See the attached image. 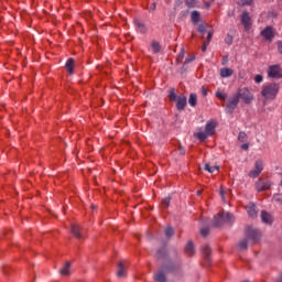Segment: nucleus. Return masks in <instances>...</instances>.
Instances as JSON below:
<instances>
[{"label": "nucleus", "mask_w": 282, "mask_h": 282, "mask_svg": "<svg viewBox=\"0 0 282 282\" xmlns=\"http://www.w3.org/2000/svg\"><path fill=\"white\" fill-rule=\"evenodd\" d=\"M279 89H281V87L276 83L267 84L262 88L261 96L265 100H274L276 98V95L279 94Z\"/></svg>", "instance_id": "f257e3e1"}, {"label": "nucleus", "mask_w": 282, "mask_h": 282, "mask_svg": "<svg viewBox=\"0 0 282 282\" xmlns=\"http://www.w3.org/2000/svg\"><path fill=\"white\" fill-rule=\"evenodd\" d=\"M235 221V216L231 213H221L214 217L213 226L215 228H219V226H224V224H232Z\"/></svg>", "instance_id": "f03ea898"}, {"label": "nucleus", "mask_w": 282, "mask_h": 282, "mask_svg": "<svg viewBox=\"0 0 282 282\" xmlns=\"http://www.w3.org/2000/svg\"><path fill=\"white\" fill-rule=\"evenodd\" d=\"M236 96H238V100L239 98H241V100H243L245 105H250L253 100H254V96L252 95V93H250V89L248 88H240L238 90V94H236Z\"/></svg>", "instance_id": "7ed1b4c3"}, {"label": "nucleus", "mask_w": 282, "mask_h": 282, "mask_svg": "<svg viewBox=\"0 0 282 282\" xmlns=\"http://www.w3.org/2000/svg\"><path fill=\"white\" fill-rule=\"evenodd\" d=\"M246 238L252 243H257L259 239H261V231L253 227H248L246 229Z\"/></svg>", "instance_id": "20e7f679"}, {"label": "nucleus", "mask_w": 282, "mask_h": 282, "mask_svg": "<svg viewBox=\"0 0 282 282\" xmlns=\"http://www.w3.org/2000/svg\"><path fill=\"white\" fill-rule=\"evenodd\" d=\"M239 105V96L234 95L226 104L225 106V112L226 113H234L235 109H237Z\"/></svg>", "instance_id": "39448f33"}, {"label": "nucleus", "mask_w": 282, "mask_h": 282, "mask_svg": "<svg viewBox=\"0 0 282 282\" xmlns=\"http://www.w3.org/2000/svg\"><path fill=\"white\" fill-rule=\"evenodd\" d=\"M165 272H173V268L163 267V269L159 270L154 274V281H156V282H166V273Z\"/></svg>", "instance_id": "423d86ee"}, {"label": "nucleus", "mask_w": 282, "mask_h": 282, "mask_svg": "<svg viewBox=\"0 0 282 282\" xmlns=\"http://www.w3.org/2000/svg\"><path fill=\"white\" fill-rule=\"evenodd\" d=\"M240 20L245 28V32H249L250 28H252V19L250 18V13H248V11H243Z\"/></svg>", "instance_id": "0eeeda50"}, {"label": "nucleus", "mask_w": 282, "mask_h": 282, "mask_svg": "<svg viewBox=\"0 0 282 282\" xmlns=\"http://www.w3.org/2000/svg\"><path fill=\"white\" fill-rule=\"evenodd\" d=\"M272 183H270V181L268 180L259 178L256 182V189L258 191V193H262V191H270Z\"/></svg>", "instance_id": "6e6552de"}, {"label": "nucleus", "mask_w": 282, "mask_h": 282, "mask_svg": "<svg viewBox=\"0 0 282 282\" xmlns=\"http://www.w3.org/2000/svg\"><path fill=\"white\" fill-rule=\"evenodd\" d=\"M262 171H263V161L258 160L254 163V169L249 172V177H252L254 180L259 177V175H261Z\"/></svg>", "instance_id": "1a4fd4ad"}, {"label": "nucleus", "mask_w": 282, "mask_h": 282, "mask_svg": "<svg viewBox=\"0 0 282 282\" xmlns=\"http://www.w3.org/2000/svg\"><path fill=\"white\" fill-rule=\"evenodd\" d=\"M268 76L269 78H282L281 66L279 65L270 66L268 70Z\"/></svg>", "instance_id": "9d476101"}, {"label": "nucleus", "mask_w": 282, "mask_h": 282, "mask_svg": "<svg viewBox=\"0 0 282 282\" xmlns=\"http://www.w3.org/2000/svg\"><path fill=\"white\" fill-rule=\"evenodd\" d=\"M260 34L265 41H272V39H274V29L272 26H267Z\"/></svg>", "instance_id": "9b49d317"}, {"label": "nucleus", "mask_w": 282, "mask_h": 282, "mask_svg": "<svg viewBox=\"0 0 282 282\" xmlns=\"http://www.w3.org/2000/svg\"><path fill=\"white\" fill-rule=\"evenodd\" d=\"M70 232L76 237V239H83L85 237V231L80 228L79 225H72Z\"/></svg>", "instance_id": "f8f14e48"}, {"label": "nucleus", "mask_w": 282, "mask_h": 282, "mask_svg": "<svg viewBox=\"0 0 282 282\" xmlns=\"http://www.w3.org/2000/svg\"><path fill=\"white\" fill-rule=\"evenodd\" d=\"M186 105H187L186 96L180 95L176 99L177 111H184V109H186Z\"/></svg>", "instance_id": "ddd939ff"}, {"label": "nucleus", "mask_w": 282, "mask_h": 282, "mask_svg": "<svg viewBox=\"0 0 282 282\" xmlns=\"http://www.w3.org/2000/svg\"><path fill=\"white\" fill-rule=\"evenodd\" d=\"M216 128H217V121L215 120L207 121L205 126V132L207 133V135H215Z\"/></svg>", "instance_id": "4468645a"}, {"label": "nucleus", "mask_w": 282, "mask_h": 282, "mask_svg": "<svg viewBox=\"0 0 282 282\" xmlns=\"http://www.w3.org/2000/svg\"><path fill=\"white\" fill-rule=\"evenodd\" d=\"M117 276L119 279L127 276V267H124V262H122V261L118 263Z\"/></svg>", "instance_id": "2eb2a0df"}, {"label": "nucleus", "mask_w": 282, "mask_h": 282, "mask_svg": "<svg viewBox=\"0 0 282 282\" xmlns=\"http://www.w3.org/2000/svg\"><path fill=\"white\" fill-rule=\"evenodd\" d=\"M134 25L137 26L138 32L140 34H147V24L140 20H134Z\"/></svg>", "instance_id": "dca6fc26"}, {"label": "nucleus", "mask_w": 282, "mask_h": 282, "mask_svg": "<svg viewBox=\"0 0 282 282\" xmlns=\"http://www.w3.org/2000/svg\"><path fill=\"white\" fill-rule=\"evenodd\" d=\"M246 210L249 217L251 218L257 217V205L250 203L249 205H247Z\"/></svg>", "instance_id": "f3484780"}, {"label": "nucleus", "mask_w": 282, "mask_h": 282, "mask_svg": "<svg viewBox=\"0 0 282 282\" xmlns=\"http://www.w3.org/2000/svg\"><path fill=\"white\" fill-rule=\"evenodd\" d=\"M72 269V262H66L65 265L59 270V274L63 276H69L72 272L69 271Z\"/></svg>", "instance_id": "a211bd4d"}, {"label": "nucleus", "mask_w": 282, "mask_h": 282, "mask_svg": "<svg viewBox=\"0 0 282 282\" xmlns=\"http://www.w3.org/2000/svg\"><path fill=\"white\" fill-rule=\"evenodd\" d=\"M202 251L206 261H210V253L213 252V250L210 249V246L203 245Z\"/></svg>", "instance_id": "6ab92c4d"}, {"label": "nucleus", "mask_w": 282, "mask_h": 282, "mask_svg": "<svg viewBox=\"0 0 282 282\" xmlns=\"http://www.w3.org/2000/svg\"><path fill=\"white\" fill-rule=\"evenodd\" d=\"M185 252L188 257H193V254H195V246L193 245V241L187 242L185 246Z\"/></svg>", "instance_id": "aec40b11"}, {"label": "nucleus", "mask_w": 282, "mask_h": 282, "mask_svg": "<svg viewBox=\"0 0 282 282\" xmlns=\"http://www.w3.org/2000/svg\"><path fill=\"white\" fill-rule=\"evenodd\" d=\"M234 70L232 68H221L220 69V77L221 78H230L232 76Z\"/></svg>", "instance_id": "412c9836"}, {"label": "nucleus", "mask_w": 282, "mask_h": 282, "mask_svg": "<svg viewBox=\"0 0 282 282\" xmlns=\"http://www.w3.org/2000/svg\"><path fill=\"white\" fill-rule=\"evenodd\" d=\"M261 219L263 224H272V216L268 214V212H262L261 213Z\"/></svg>", "instance_id": "4be33fe9"}, {"label": "nucleus", "mask_w": 282, "mask_h": 282, "mask_svg": "<svg viewBox=\"0 0 282 282\" xmlns=\"http://www.w3.org/2000/svg\"><path fill=\"white\" fill-rule=\"evenodd\" d=\"M188 105L191 107H197V94L192 93L188 98Z\"/></svg>", "instance_id": "5701e85b"}, {"label": "nucleus", "mask_w": 282, "mask_h": 282, "mask_svg": "<svg viewBox=\"0 0 282 282\" xmlns=\"http://www.w3.org/2000/svg\"><path fill=\"white\" fill-rule=\"evenodd\" d=\"M68 74H74V58H68L65 65Z\"/></svg>", "instance_id": "b1692460"}, {"label": "nucleus", "mask_w": 282, "mask_h": 282, "mask_svg": "<svg viewBox=\"0 0 282 282\" xmlns=\"http://www.w3.org/2000/svg\"><path fill=\"white\" fill-rule=\"evenodd\" d=\"M166 258V247H163L156 251V259H165Z\"/></svg>", "instance_id": "393cba45"}, {"label": "nucleus", "mask_w": 282, "mask_h": 282, "mask_svg": "<svg viewBox=\"0 0 282 282\" xmlns=\"http://www.w3.org/2000/svg\"><path fill=\"white\" fill-rule=\"evenodd\" d=\"M204 171H207L208 173H215V171H219V166H210V164L206 163L204 165Z\"/></svg>", "instance_id": "a878e982"}, {"label": "nucleus", "mask_w": 282, "mask_h": 282, "mask_svg": "<svg viewBox=\"0 0 282 282\" xmlns=\"http://www.w3.org/2000/svg\"><path fill=\"white\" fill-rule=\"evenodd\" d=\"M164 234L167 239H171V237H173V235H175V230L173 229V227H165Z\"/></svg>", "instance_id": "bb28decb"}, {"label": "nucleus", "mask_w": 282, "mask_h": 282, "mask_svg": "<svg viewBox=\"0 0 282 282\" xmlns=\"http://www.w3.org/2000/svg\"><path fill=\"white\" fill-rule=\"evenodd\" d=\"M248 241H250L247 238H243L242 240L239 241L238 243V248H240V250H247L248 249Z\"/></svg>", "instance_id": "cd10ccee"}, {"label": "nucleus", "mask_w": 282, "mask_h": 282, "mask_svg": "<svg viewBox=\"0 0 282 282\" xmlns=\"http://www.w3.org/2000/svg\"><path fill=\"white\" fill-rule=\"evenodd\" d=\"M151 47H152V52H153L154 54L160 53L161 46H160V43H159L158 41H153V42L151 43Z\"/></svg>", "instance_id": "c85d7f7f"}, {"label": "nucleus", "mask_w": 282, "mask_h": 282, "mask_svg": "<svg viewBox=\"0 0 282 282\" xmlns=\"http://www.w3.org/2000/svg\"><path fill=\"white\" fill-rule=\"evenodd\" d=\"M200 14L199 11L192 12V23H199Z\"/></svg>", "instance_id": "c756f323"}, {"label": "nucleus", "mask_w": 282, "mask_h": 282, "mask_svg": "<svg viewBox=\"0 0 282 282\" xmlns=\"http://www.w3.org/2000/svg\"><path fill=\"white\" fill-rule=\"evenodd\" d=\"M238 140L240 142H248V134L243 131H240L238 134Z\"/></svg>", "instance_id": "7c9ffc66"}, {"label": "nucleus", "mask_w": 282, "mask_h": 282, "mask_svg": "<svg viewBox=\"0 0 282 282\" xmlns=\"http://www.w3.org/2000/svg\"><path fill=\"white\" fill-rule=\"evenodd\" d=\"M208 135H210V134H208V133L202 131V132H198V133L196 134V138H198V139L200 140V142H204V140H206V139L208 138Z\"/></svg>", "instance_id": "2f4dec72"}, {"label": "nucleus", "mask_w": 282, "mask_h": 282, "mask_svg": "<svg viewBox=\"0 0 282 282\" xmlns=\"http://www.w3.org/2000/svg\"><path fill=\"white\" fill-rule=\"evenodd\" d=\"M169 98L172 102H175V100H177V95L175 94V88H172L170 90V95H169Z\"/></svg>", "instance_id": "473e14b6"}, {"label": "nucleus", "mask_w": 282, "mask_h": 282, "mask_svg": "<svg viewBox=\"0 0 282 282\" xmlns=\"http://www.w3.org/2000/svg\"><path fill=\"white\" fill-rule=\"evenodd\" d=\"M171 204V196L165 197L162 203L161 206L162 208H169V205Z\"/></svg>", "instance_id": "72a5a7b5"}, {"label": "nucleus", "mask_w": 282, "mask_h": 282, "mask_svg": "<svg viewBox=\"0 0 282 282\" xmlns=\"http://www.w3.org/2000/svg\"><path fill=\"white\" fill-rule=\"evenodd\" d=\"M216 97H218L219 100H226V98H228V95L218 90L216 91Z\"/></svg>", "instance_id": "f704fd0d"}, {"label": "nucleus", "mask_w": 282, "mask_h": 282, "mask_svg": "<svg viewBox=\"0 0 282 282\" xmlns=\"http://www.w3.org/2000/svg\"><path fill=\"white\" fill-rule=\"evenodd\" d=\"M252 1H254V0H240L239 2H238V4H240V6H252Z\"/></svg>", "instance_id": "c9c22d12"}, {"label": "nucleus", "mask_w": 282, "mask_h": 282, "mask_svg": "<svg viewBox=\"0 0 282 282\" xmlns=\"http://www.w3.org/2000/svg\"><path fill=\"white\" fill-rule=\"evenodd\" d=\"M184 61V48L181 50L180 54L176 57L177 63H182Z\"/></svg>", "instance_id": "e433bc0d"}, {"label": "nucleus", "mask_w": 282, "mask_h": 282, "mask_svg": "<svg viewBox=\"0 0 282 282\" xmlns=\"http://www.w3.org/2000/svg\"><path fill=\"white\" fill-rule=\"evenodd\" d=\"M219 195H220L223 202H225V204H226V189H224V187H221L219 189Z\"/></svg>", "instance_id": "4c0bfd02"}, {"label": "nucleus", "mask_w": 282, "mask_h": 282, "mask_svg": "<svg viewBox=\"0 0 282 282\" xmlns=\"http://www.w3.org/2000/svg\"><path fill=\"white\" fill-rule=\"evenodd\" d=\"M197 30L200 34H206V25L205 24H199Z\"/></svg>", "instance_id": "58836bf2"}, {"label": "nucleus", "mask_w": 282, "mask_h": 282, "mask_svg": "<svg viewBox=\"0 0 282 282\" xmlns=\"http://www.w3.org/2000/svg\"><path fill=\"white\" fill-rule=\"evenodd\" d=\"M208 232H210V229H208L207 227L200 229V235L203 237H208Z\"/></svg>", "instance_id": "ea45409f"}, {"label": "nucleus", "mask_w": 282, "mask_h": 282, "mask_svg": "<svg viewBox=\"0 0 282 282\" xmlns=\"http://www.w3.org/2000/svg\"><path fill=\"white\" fill-rule=\"evenodd\" d=\"M225 43H227V45H232V35L228 34L225 39Z\"/></svg>", "instance_id": "a19ab883"}, {"label": "nucleus", "mask_w": 282, "mask_h": 282, "mask_svg": "<svg viewBox=\"0 0 282 282\" xmlns=\"http://www.w3.org/2000/svg\"><path fill=\"white\" fill-rule=\"evenodd\" d=\"M273 199H274V202H276L278 204H282L281 194H275V195H273Z\"/></svg>", "instance_id": "79ce46f5"}, {"label": "nucleus", "mask_w": 282, "mask_h": 282, "mask_svg": "<svg viewBox=\"0 0 282 282\" xmlns=\"http://www.w3.org/2000/svg\"><path fill=\"white\" fill-rule=\"evenodd\" d=\"M254 83H263V76H261V75H256V77H254Z\"/></svg>", "instance_id": "37998d69"}, {"label": "nucleus", "mask_w": 282, "mask_h": 282, "mask_svg": "<svg viewBox=\"0 0 282 282\" xmlns=\"http://www.w3.org/2000/svg\"><path fill=\"white\" fill-rule=\"evenodd\" d=\"M210 41H213V32L208 31L206 43L210 44Z\"/></svg>", "instance_id": "c03bdc74"}, {"label": "nucleus", "mask_w": 282, "mask_h": 282, "mask_svg": "<svg viewBox=\"0 0 282 282\" xmlns=\"http://www.w3.org/2000/svg\"><path fill=\"white\" fill-rule=\"evenodd\" d=\"M188 69V64L184 62L183 67L181 68V74H185V72Z\"/></svg>", "instance_id": "a18cd8bd"}, {"label": "nucleus", "mask_w": 282, "mask_h": 282, "mask_svg": "<svg viewBox=\"0 0 282 282\" xmlns=\"http://www.w3.org/2000/svg\"><path fill=\"white\" fill-rule=\"evenodd\" d=\"M178 153H180V155H185L186 154V149H184V147H180L178 148Z\"/></svg>", "instance_id": "49530a36"}, {"label": "nucleus", "mask_w": 282, "mask_h": 282, "mask_svg": "<svg viewBox=\"0 0 282 282\" xmlns=\"http://www.w3.org/2000/svg\"><path fill=\"white\" fill-rule=\"evenodd\" d=\"M208 42H204L202 46V52H206V50H208Z\"/></svg>", "instance_id": "de8ad7c7"}, {"label": "nucleus", "mask_w": 282, "mask_h": 282, "mask_svg": "<svg viewBox=\"0 0 282 282\" xmlns=\"http://www.w3.org/2000/svg\"><path fill=\"white\" fill-rule=\"evenodd\" d=\"M278 52L282 54V41L278 42Z\"/></svg>", "instance_id": "09e8293b"}, {"label": "nucleus", "mask_w": 282, "mask_h": 282, "mask_svg": "<svg viewBox=\"0 0 282 282\" xmlns=\"http://www.w3.org/2000/svg\"><path fill=\"white\" fill-rule=\"evenodd\" d=\"M193 61H195V57H187L185 59V65H188V63H193Z\"/></svg>", "instance_id": "8fccbe9b"}, {"label": "nucleus", "mask_w": 282, "mask_h": 282, "mask_svg": "<svg viewBox=\"0 0 282 282\" xmlns=\"http://www.w3.org/2000/svg\"><path fill=\"white\" fill-rule=\"evenodd\" d=\"M241 149H242V151H248V149H250V145L248 143H243L241 145Z\"/></svg>", "instance_id": "3c124183"}, {"label": "nucleus", "mask_w": 282, "mask_h": 282, "mask_svg": "<svg viewBox=\"0 0 282 282\" xmlns=\"http://www.w3.org/2000/svg\"><path fill=\"white\" fill-rule=\"evenodd\" d=\"M202 96H208V90L205 87H202Z\"/></svg>", "instance_id": "603ef678"}, {"label": "nucleus", "mask_w": 282, "mask_h": 282, "mask_svg": "<svg viewBox=\"0 0 282 282\" xmlns=\"http://www.w3.org/2000/svg\"><path fill=\"white\" fill-rule=\"evenodd\" d=\"M155 8H158V4L155 2H153L152 7L150 9V12H154Z\"/></svg>", "instance_id": "864d4df0"}, {"label": "nucleus", "mask_w": 282, "mask_h": 282, "mask_svg": "<svg viewBox=\"0 0 282 282\" xmlns=\"http://www.w3.org/2000/svg\"><path fill=\"white\" fill-rule=\"evenodd\" d=\"M172 257H177V251H176V250H174V251L172 252Z\"/></svg>", "instance_id": "5fc2aeb1"}, {"label": "nucleus", "mask_w": 282, "mask_h": 282, "mask_svg": "<svg viewBox=\"0 0 282 282\" xmlns=\"http://www.w3.org/2000/svg\"><path fill=\"white\" fill-rule=\"evenodd\" d=\"M199 195H202V191H198V192H197V196H198V197H199Z\"/></svg>", "instance_id": "6e6d98bb"}, {"label": "nucleus", "mask_w": 282, "mask_h": 282, "mask_svg": "<svg viewBox=\"0 0 282 282\" xmlns=\"http://www.w3.org/2000/svg\"><path fill=\"white\" fill-rule=\"evenodd\" d=\"M91 208H93V210H94V209H96V206L93 205Z\"/></svg>", "instance_id": "4d7b16f0"}, {"label": "nucleus", "mask_w": 282, "mask_h": 282, "mask_svg": "<svg viewBox=\"0 0 282 282\" xmlns=\"http://www.w3.org/2000/svg\"><path fill=\"white\" fill-rule=\"evenodd\" d=\"M280 186H282V180H281V182H280Z\"/></svg>", "instance_id": "13d9d810"}, {"label": "nucleus", "mask_w": 282, "mask_h": 282, "mask_svg": "<svg viewBox=\"0 0 282 282\" xmlns=\"http://www.w3.org/2000/svg\"><path fill=\"white\" fill-rule=\"evenodd\" d=\"M279 282H282V278L279 280Z\"/></svg>", "instance_id": "bf43d9fd"}]
</instances>
